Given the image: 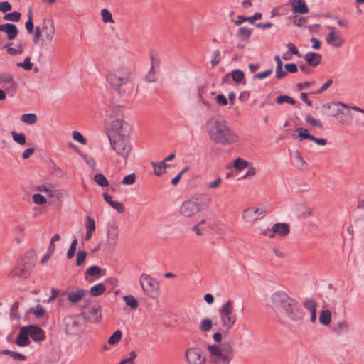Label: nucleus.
Wrapping results in <instances>:
<instances>
[{
  "instance_id": "54",
  "label": "nucleus",
  "mask_w": 364,
  "mask_h": 364,
  "mask_svg": "<svg viewBox=\"0 0 364 364\" xmlns=\"http://www.w3.org/2000/svg\"><path fill=\"white\" fill-rule=\"evenodd\" d=\"M16 65L23 68L25 70H30L32 69L33 63L31 62V58L28 56L25 58L23 62L18 63Z\"/></svg>"
},
{
  "instance_id": "47",
  "label": "nucleus",
  "mask_w": 364,
  "mask_h": 364,
  "mask_svg": "<svg viewBox=\"0 0 364 364\" xmlns=\"http://www.w3.org/2000/svg\"><path fill=\"white\" fill-rule=\"evenodd\" d=\"M212 326H213L212 321L208 318H205L201 321L200 328L202 331L208 332V331H210V329L212 328Z\"/></svg>"
},
{
  "instance_id": "23",
  "label": "nucleus",
  "mask_w": 364,
  "mask_h": 364,
  "mask_svg": "<svg viewBox=\"0 0 364 364\" xmlns=\"http://www.w3.org/2000/svg\"><path fill=\"white\" fill-rule=\"evenodd\" d=\"M0 31L6 32L7 34V38L10 41L14 40L18 33V30L16 26L9 23L1 24Z\"/></svg>"
},
{
  "instance_id": "59",
  "label": "nucleus",
  "mask_w": 364,
  "mask_h": 364,
  "mask_svg": "<svg viewBox=\"0 0 364 364\" xmlns=\"http://www.w3.org/2000/svg\"><path fill=\"white\" fill-rule=\"evenodd\" d=\"M221 182H222L221 178L218 177L213 181L208 183L206 185V188L209 189V190L215 189L221 184Z\"/></svg>"
},
{
  "instance_id": "58",
  "label": "nucleus",
  "mask_w": 364,
  "mask_h": 364,
  "mask_svg": "<svg viewBox=\"0 0 364 364\" xmlns=\"http://www.w3.org/2000/svg\"><path fill=\"white\" fill-rule=\"evenodd\" d=\"M136 181V176L134 173L129 174L124 176L122 183L125 185H132Z\"/></svg>"
},
{
  "instance_id": "25",
  "label": "nucleus",
  "mask_w": 364,
  "mask_h": 364,
  "mask_svg": "<svg viewBox=\"0 0 364 364\" xmlns=\"http://www.w3.org/2000/svg\"><path fill=\"white\" fill-rule=\"evenodd\" d=\"M16 343L19 346H26L29 345V332L27 331L26 326L22 327L18 334Z\"/></svg>"
},
{
  "instance_id": "8",
  "label": "nucleus",
  "mask_w": 364,
  "mask_h": 364,
  "mask_svg": "<svg viewBox=\"0 0 364 364\" xmlns=\"http://www.w3.org/2000/svg\"><path fill=\"white\" fill-rule=\"evenodd\" d=\"M34 265V259L25 255L18 259L9 276L25 279L29 277Z\"/></svg>"
},
{
  "instance_id": "43",
  "label": "nucleus",
  "mask_w": 364,
  "mask_h": 364,
  "mask_svg": "<svg viewBox=\"0 0 364 364\" xmlns=\"http://www.w3.org/2000/svg\"><path fill=\"white\" fill-rule=\"evenodd\" d=\"M122 337V333L120 330L116 331L108 339V343L115 345L118 343Z\"/></svg>"
},
{
  "instance_id": "36",
  "label": "nucleus",
  "mask_w": 364,
  "mask_h": 364,
  "mask_svg": "<svg viewBox=\"0 0 364 364\" xmlns=\"http://www.w3.org/2000/svg\"><path fill=\"white\" fill-rule=\"evenodd\" d=\"M123 300L132 309H136L139 306V302L132 295L124 296Z\"/></svg>"
},
{
  "instance_id": "60",
  "label": "nucleus",
  "mask_w": 364,
  "mask_h": 364,
  "mask_svg": "<svg viewBox=\"0 0 364 364\" xmlns=\"http://www.w3.org/2000/svg\"><path fill=\"white\" fill-rule=\"evenodd\" d=\"M12 9L11 4L9 1H0V11L6 13Z\"/></svg>"
},
{
  "instance_id": "61",
  "label": "nucleus",
  "mask_w": 364,
  "mask_h": 364,
  "mask_svg": "<svg viewBox=\"0 0 364 364\" xmlns=\"http://www.w3.org/2000/svg\"><path fill=\"white\" fill-rule=\"evenodd\" d=\"M11 43H6L4 46V47L7 49V53L11 55L20 54L21 50L11 48Z\"/></svg>"
},
{
  "instance_id": "26",
  "label": "nucleus",
  "mask_w": 364,
  "mask_h": 364,
  "mask_svg": "<svg viewBox=\"0 0 364 364\" xmlns=\"http://www.w3.org/2000/svg\"><path fill=\"white\" fill-rule=\"evenodd\" d=\"M321 55L314 52H309L304 55L306 62L311 67L318 66L321 63Z\"/></svg>"
},
{
  "instance_id": "24",
  "label": "nucleus",
  "mask_w": 364,
  "mask_h": 364,
  "mask_svg": "<svg viewBox=\"0 0 364 364\" xmlns=\"http://www.w3.org/2000/svg\"><path fill=\"white\" fill-rule=\"evenodd\" d=\"M104 200L114 209H115L119 213H122L125 210L124 204L121 202L114 201L112 200V197L107 193L105 192L102 194Z\"/></svg>"
},
{
  "instance_id": "14",
  "label": "nucleus",
  "mask_w": 364,
  "mask_h": 364,
  "mask_svg": "<svg viewBox=\"0 0 364 364\" xmlns=\"http://www.w3.org/2000/svg\"><path fill=\"white\" fill-rule=\"evenodd\" d=\"M327 28L330 30V33L326 37V43L335 48L341 47L345 43L343 38L336 31L335 27L328 26Z\"/></svg>"
},
{
  "instance_id": "38",
  "label": "nucleus",
  "mask_w": 364,
  "mask_h": 364,
  "mask_svg": "<svg viewBox=\"0 0 364 364\" xmlns=\"http://www.w3.org/2000/svg\"><path fill=\"white\" fill-rule=\"evenodd\" d=\"M13 140L20 145L26 144V135L23 133H18L15 131L11 132Z\"/></svg>"
},
{
  "instance_id": "56",
  "label": "nucleus",
  "mask_w": 364,
  "mask_h": 364,
  "mask_svg": "<svg viewBox=\"0 0 364 364\" xmlns=\"http://www.w3.org/2000/svg\"><path fill=\"white\" fill-rule=\"evenodd\" d=\"M32 199H33V201L36 204H38V205H43V204H46L47 202L46 198L43 195H41L40 193L34 194L32 197Z\"/></svg>"
},
{
  "instance_id": "44",
  "label": "nucleus",
  "mask_w": 364,
  "mask_h": 364,
  "mask_svg": "<svg viewBox=\"0 0 364 364\" xmlns=\"http://www.w3.org/2000/svg\"><path fill=\"white\" fill-rule=\"evenodd\" d=\"M276 102L277 104H282L283 102H287L294 105L296 104V100L289 95H284L277 97V98L276 99Z\"/></svg>"
},
{
  "instance_id": "50",
  "label": "nucleus",
  "mask_w": 364,
  "mask_h": 364,
  "mask_svg": "<svg viewBox=\"0 0 364 364\" xmlns=\"http://www.w3.org/2000/svg\"><path fill=\"white\" fill-rule=\"evenodd\" d=\"M31 311L33 312L37 318H42L46 314V309L41 305H37L35 308L31 309Z\"/></svg>"
},
{
  "instance_id": "35",
  "label": "nucleus",
  "mask_w": 364,
  "mask_h": 364,
  "mask_svg": "<svg viewBox=\"0 0 364 364\" xmlns=\"http://www.w3.org/2000/svg\"><path fill=\"white\" fill-rule=\"evenodd\" d=\"M94 181L101 187H107L109 181L102 173H97L93 177Z\"/></svg>"
},
{
  "instance_id": "3",
  "label": "nucleus",
  "mask_w": 364,
  "mask_h": 364,
  "mask_svg": "<svg viewBox=\"0 0 364 364\" xmlns=\"http://www.w3.org/2000/svg\"><path fill=\"white\" fill-rule=\"evenodd\" d=\"M210 201V198L207 195L196 194L182 203L179 208V213L184 218L193 217L205 209Z\"/></svg>"
},
{
  "instance_id": "46",
  "label": "nucleus",
  "mask_w": 364,
  "mask_h": 364,
  "mask_svg": "<svg viewBox=\"0 0 364 364\" xmlns=\"http://www.w3.org/2000/svg\"><path fill=\"white\" fill-rule=\"evenodd\" d=\"M305 120L308 124H310L312 127H319V128L323 127L321 122L319 120L313 117L311 114H307L306 116Z\"/></svg>"
},
{
  "instance_id": "16",
  "label": "nucleus",
  "mask_w": 364,
  "mask_h": 364,
  "mask_svg": "<svg viewBox=\"0 0 364 364\" xmlns=\"http://www.w3.org/2000/svg\"><path fill=\"white\" fill-rule=\"evenodd\" d=\"M9 84V86L6 88V93L13 96L17 88V84L14 80L12 74L9 73H0V85Z\"/></svg>"
},
{
  "instance_id": "45",
  "label": "nucleus",
  "mask_w": 364,
  "mask_h": 364,
  "mask_svg": "<svg viewBox=\"0 0 364 364\" xmlns=\"http://www.w3.org/2000/svg\"><path fill=\"white\" fill-rule=\"evenodd\" d=\"M232 80L237 82H241L245 79V74L240 70H234L231 73Z\"/></svg>"
},
{
  "instance_id": "34",
  "label": "nucleus",
  "mask_w": 364,
  "mask_h": 364,
  "mask_svg": "<svg viewBox=\"0 0 364 364\" xmlns=\"http://www.w3.org/2000/svg\"><path fill=\"white\" fill-rule=\"evenodd\" d=\"M349 330V325L346 321H342L333 326V331L337 334L347 332Z\"/></svg>"
},
{
  "instance_id": "53",
  "label": "nucleus",
  "mask_w": 364,
  "mask_h": 364,
  "mask_svg": "<svg viewBox=\"0 0 364 364\" xmlns=\"http://www.w3.org/2000/svg\"><path fill=\"white\" fill-rule=\"evenodd\" d=\"M77 245V239L73 240V242H71L70 246L67 252V257L68 259H72L74 257L75 251H76Z\"/></svg>"
},
{
  "instance_id": "57",
  "label": "nucleus",
  "mask_w": 364,
  "mask_h": 364,
  "mask_svg": "<svg viewBox=\"0 0 364 364\" xmlns=\"http://www.w3.org/2000/svg\"><path fill=\"white\" fill-rule=\"evenodd\" d=\"M73 139L78 141L81 144H85L87 143L86 139L83 136V135L80 132H79L77 131H74L73 132Z\"/></svg>"
},
{
  "instance_id": "7",
  "label": "nucleus",
  "mask_w": 364,
  "mask_h": 364,
  "mask_svg": "<svg viewBox=\"0 0 364 364\" xmlns=\"http://www.w3.org/2000/svg\"><path fill=\"white\" fill-rule=\"evenodd\" d=\"M218 314L223 329L228 333L235 325L237 316L234 313L233 302L230 300L223 304L218 309Z\"/></svg>"
},
{
  "instance_id": "49",
  "label": "nucleus",
  "mask_w": 364,
  "mask_h": 364,
  "mask_svg": "<svg viewBox=\"0 0 364 364\" xmlns=\"http://www.w3.org/2000/svg\"><path fill=\"white\" fill-rule=\"evenodd\" d=\"M26 28L29 33H32L33 31V13L32 10L29 9L28 12V21L25 24Z\"/></svg>"
},
{
  "instance_id": "42",
  "label": "nucleus",
  "mask_w": 364,
  "mask_h": 364,
  "mask_svg": "<svg viewBox=\"0 0 364 364\" xmlns=\"http://www.w3.org/2000/svg\"><path fill=\"white\" fill-rule=\"evenodd\" d=\"M304 307L310 312L316 311V302L314 299H306L303 302Z\"/></svg>"
},
{
  "instance_id": "22",
  "label": "nucleus",
  "mask_w": 364,
  "mask_h": 364,
  "mask_svg": "<svg viewBox=\"0 0 364 364\" xmlns=\"http://www.w3.org/2000/svg\"><path fill=\"white\" fill-rule=\"evenodd\" d=\"M289 4L291 5L294 14H304L309 11L304 0H289Z\"/></svg>"
},
{
  "instance_id": "11",
  "label": "nucleus",
  "mask_w": 364,
  "mask_h": 364,
  "mask_svg": "<svg viewBox=\"0 0 364 364\" xmlns=\"http://www.w3.org/2000/svg\"><path fill=\"white\" fill-rule=\"evenodd\" d=\"M140 284L144 291L151 298H155L158 295L159 289V282L146 274H142L140 277Z\"/></svg>"
},
{
  "instance_id": "10",
  "label": "nucleus",
  "mask_w": 364,
  "mask_h": 364,
  "mask_svg": "<svg viewBox=\"0 0 364 364\" xmlns=\"http://www.w3.org/2000/svg\"><path fill=\"white\" fill-rule=\"evenodd\" d=\"M132 132V127L127 122L122 119H115L111 123V129L108 134V138L113 136L119 138L129 137Z\"/></svg>"
},
{
  "instance_id": "4",
  "label": "nucleus",
  "mask_w": 364,
  "mask_h": 364,
  "mask_svg": "<svg viewBox=\"0 0 364 364\" xmlns=\"http://www.w3.org/2000/svg\"><path fill=\"white\" fill-rule=\"evenodd\" d=\"M322 109L324 110L326 115L334 116L339 123L350 124L352 122L353 117L350 113V109H352V107H348L343 102H331L326 103L322 106Z\"/></svg>"
},
{
  "instance_id": "19",
  "label": "nucleus",
  "mask_w": 364,
  "mask_h": 364,
  "mask_svg": "<svg viewBox=\"0 0 364 364\" xmlns=\"http://www.w3.org/2000/svg\"><path fill=\"white\" fill-rule=\"evenodd\" d=\"M86 319L95 322L99 323L102 318V308L100 304H95L91 306L87 311L85 313Z\"/></svg>"
},
{
  "instance_id": "20",
  "label": "nucleus",
  "mask_w": 364,
  "mask_h": 364,
  "mask_svg": "<svg viewBox=\"0 0 364 364\" xmlns=\"http://www.w3.org/2000/svg\"><path fill=\"white\" fill-rule=\"evenodd\" d=\"M27 331L29 332V336L36 342H41L46 338L45 332L43 329L36 325H30L26 326Z\"/></svg>"
},
{
  "instance_id": "37",
  "label": "nucleus",
  "mask_w": 364,
  "mask_h": 364,
  "mask_svg": "<svg viewBox=\"0 0 364 364\" xmlns=\"http://www.w3.org/2000/svg\"><path fill=\"white\" fill-rule=\"evenodd\" d=\"M294 156H295L296 159L298 161V168L300 171H304L305 169H306V168L308 166V164L306 162V161L302 157L300 151L296 150L294 153Z\"/></svg>"
},
{
  "instance_id": "21",
  "label": "nucleus",
  "mask_w": 364,
  "mask_h": 364,
  "mask_svg": "<svg viewBox=\"0 0 364 364\" xmlns=\"http://www.w3.org/2000/svg\"><path fill=\"white\" fill-rule=\"evenodd\" d=\"M42 32L46 41H51L55 36V26L50 19H44L42 24Z\"/></svg>"
},
{
  "instance_id": "2",
  "label": "nucleus",
  "mask_w": 364,
  "mask_h": 364,
  "mask_svg": "<svg viewBox=\"0 0 364 364\" xmlns=\"http://www.w3.org/2000/svg\"><path fill=\"white\" fill-rule=\"evenodd\" d=\"M269 306L274 311L284 314L291 321L299 322L304 318V311L298 301L285 291L273 293L270 296Z\"/></svg>"
},
{
  "instance_id": "64",
  "label": "nucleus",
  "mask_w": 364,
  "mask_h": 364,
  "mask_svg": "<svg viewBox=\"0 0 364 364\" xmlns=\"http://www.w3.org/2000/svg\"><path fill=\"white\" fill-rule=\"evenodd\" d=\"M215 100H216L217 103L222 106H226L228 103L227 98L223 94H218L216 96Z\"/></svg>"
},
{
  "instance_id": "51",
  "label": "nucleus",
  "mask_w": 364,
  "mask_h": 364,
  "mask_svg": "<svg viewBox=\"0 0 364 364\" xmlns=\"http://www.w3.org/2000/svg\"><path fill=\"white\" fill-rule=\"evenodd\" d=\"M248 162L241 158H237L234 161V166L237 170H242L248 166Z\"/></svg>"
},
{
  "instance_id": "39",
  "label": "nucleus",
  "mask_w": 364,
  "mask_h": 364,
  "mask_svg": "<svg viewBox=\"0 0 364 364\" xmlns=\"http://www.w3.org/2000/svg\"><path fill=\"white\" fill-rule=\"evenodd\" d=\"M102 269L97 266L93 265L92 267H90L87 270L85 271V279H87V276H91V277H98L101 275Z\"/></svg>"
},
{
  "instance_id": "18",
  "label": "nucleus",
  "mask_w": 364,
  "mask_h": 364,
  "mask_svg": "<svg viewBox=\"0 0 364 364\" xmlns=\"http://www.w3.org/2000/svg\"><path fill=\"white\" fill-rule=\"evenodd\" d=\"M264 211L259 208H247L243 211L242 217L244 220L250 224H253L257 219L262 218Z\"/></svg>"
},
{
  "instance_id": "52",
  "label": "nucleus",
  "mask_w": 364,
  "mask_h": 364,
  "mask_svg": "<svg viewBox=\"0 0 364 364\" xmlns=\"http://www.w3.org/2000/svg\"><path fill=\"white\" fill-rule=\"evenodd\" d=\"M87 257V253L85 251H78L77 252L76 265L77 267L81 266L85 261Z\"/></svg>"
},
{
  "instance_id": "55",
  "label": "nucleus",
  "mask_w": 364,
  "mask_h": 364,
  "mask_svg": "<svg viewBox=\"0 0 364 364\" xmlns=\"http://www.w3.org/2000/svg\"><path fill=\"white\" fill-rule=\"evenodd\" d=\"M85 227L87 230L90 231H95V220L91 216H87L86 217V223H85Z\"/></svg>"
},
{
  "instance_id": "15",
  "label": "nucleus",
  "mask_w": 364,
  "mask_h": 364,
  "mask_svg": "<svg viewBox=\"0 0 364 364\" xmlns=\"http://www.w3.org/2000/svg\"><path fill=\"white\" fill-rule=\"evenodd\" d=\"M119 231L117 227H110L107 233V242L105 244L104 251L112 252L115 247L118 238Z\"/></svg>"
},
{
  "instance_id": "29",
  "label": "nucleus",
  "mask_w": 364,
  "mask_h": 364,
  "mask_svg": "<svg viewBox=\"0 0 364 364\" xmlns=\"http://www.w3.org/2000/svg\"><path fill=\"white\" fill-rule=\"evenodd\" d=\"M0 354L9 355L16 361H19V360L25 361L27 360V357L26 355H24L21 353H17L15 351H11V350H6V349L1 350Z\"/></svg>"
},
{
  "instance_id": "31",
  "label": "nucleus",
  "mask_w": 364,
  "mask_h": 364,
  "mask_svg": "<svg viewBox=\"0 0 364 364\" xmlns=\"http://www.w3.org/2000/svg\"><path fill=\"white\" fill-rule=\"evenodd\" d=\"M151 164L154 168V174L158 176H161L168 167V165L163 161L159 163L152 161Z\"/></svg>"
},
{
  "instance_id": "30",
  "label": "nucleus",
  "mask_w": 364,
  "mask_h": 364,
  "mask_svg": "<svg viewBox=\"0 0 364 364\" xmlns=\"http://www.w3.org/2000/svg\"><path fill=\"white\" fill-rule=\"evenodd\" d=\"M319 322L323 326H328L331 321V312L330 310H323L319 314Z\"/></svg>"
},
{
  "instance_id": "13",
  "label": "nucleus",
  "mask_w": 364,
  "mask_h": 364,
  "mask_svg": "<svg viewBox=\"0 0 364 364\" xmlns=\"http://www.w3.org/2000/svg\"><path fill=\"white\" fill-rule=\"evenodd\" d=\"M289 226L288 224L284 223H275L272 230H267L263 232L264 235H268L270 238L274 237V235H278L281 237L287 235L289 233Z\"/></svg>"
},
{
  "instance_id": "33",
  "label": "nucleus",
  "mask_w": 364,
  "mask_h": 364,
  "mask_svg": "<svg viewBox=\"0 0 364 364\" xmlns=\"http://www.w3.org/2000/svg\"><path fill=\"white\" fill-rule=\"evenodd\" d=\"M106 291V287L104 284L99 283L90 288V294L93 296H98L102 295Z\"/></svg>"
},
{
  "instance_id": "63",
  "label": "nucleus",
  "mask_w": 364,
  "mask_h": 364,
  "mask_svg": "<svg viewBox=\"0 0 364 364\" xmlns=\"http://www.w3.org/2000/svg\"><path fill=\"white\" fill-rule=\"evenodd\" d=\"M220 60V53L219 50H215L213 53L211 65L213 67L217 65Z\"/></svg>"
},
{
  "instance_id": "17",
  "label": "nucleus",
  "mask_w": 364,
  "mask_h": 364,
  "mask_svg": "<svg viewBox=\"0 0 364 364\" xmlns=\"http://www.w3.org/2000/svg\"><path fill=\"white\" fill-rule=\"evenodd\" d=\"M295 132L298 133V135L296 137L297 138L299 137L300 141H302L303 139H309V140L314 141L315 143H316L317 144H318L320 146H325L327 144V140L326 139L316 138L314 135L310 134L308 132L307 129H306V128H303V127L297 128V129H296Z\"/></svg>"
},
{
  "instance_id": "27",
  "label": "nucleus",
  "mask_w": 364,
  "mask_h": 364,
  "mask_svg": "<svg viewBox=\"0 0 364 364\" xmlns=\"http://www.w3.org/2000/svg\"><path fill=\"white\" fill-rule=\"evenodd\" d=\"M86 295V291L83 289H77L75 291H70L68 294V300L72 304H77Z\"/></svg>"
},
{
  "instance_id": "1",
  "label": "nucleus",
  "mask_w": 364,
  "mask_h": 364,
  "mask_svg": "<svg viewBox=\"0 0 364 364\" xmlns=\"http://www.w3.org/2000/svg\"><path fill=\"white\" fill-rule=\"evenodd\" d=\"M207 127L210 139L216 144L230 146L240 141V136L225 119L213 117L208 121Z\"/></svg>"
},
{
  "instance_id": "12",
  "label": "nucleus",
  "mask_w": 364,
  "mask_h": 364,
  "mask_svg": "<svg viewBox=\"0 0 364 364\" xmlns=\"http://www.w3.org/2000/svg\"><path fill=\"white\" fill-rule=\"evenodd\" d=\"M188 364H205L206 353L199 348H188L185 353Z\"/></svg>"
},
{
  "instance_id": "9",
  "label": "nucleus",
  "mask_w": 364,
  "mask_h": 364,
  "mask_svg": "<svg viewBox=\"0 0 364 364\" xmlns=\"http://www.w3.org/2000/svg\"><path fill=\"white\" fill-rule=\"evenodd\" d=\"M107 80L112 88L121 94V87L129 82L130 73L124 69H114L108 72Z\"/></svg>"
},
{
  "instance_id": "48",
  "label": "nucleus",
  "mask_w": 364,
  "mask_h": 364,
  "mask_svg": "<svg viewBox=\"0 0 364 364\" xmlns=\"http://www.w3.org/2000/svg\"><path fill=\"white\" fill-rule=\"evenodd\" d=\"M101 16L104 23H114L112 14L107 9H102Z\"/></svg>"
},
{
  "instance_id": "32",
  "label": "nucleus",
  "mask_w": 364,
  "mask_h": 364,
  "mask_svg": "<svg viewBox=\"0 0 364 364\" xmlns=\"http://www.w3.org/2000/svg\"><path fill=\"white\" fill-rule=\"evenodd\" d=\"M252 30L250 28L242 26L238 29L237 37L240 41L247 40L251 34Z\"/></svg>"
},
{
  "instance_id": "28",
  "label": "nucleus",
  "mask_w": 364,
  "mask_h": 364,
  "mask_svg": "<svg viewBox=\"0 0 364 364\" xmlns=\"http://www.w3.org/2000/svg\"><path fill=\"white\" fill-rule=\"evenodd\" d=\"M274 60L277 63L276 68V77L279 80L284 78L287 75V73L282 69L283 63L279 55L274 56Z\"/></svg>"
},
{
  "instance_id": "40",
  "label": "nucleus",
  "mask_w": 364,
  "mask_h": 364,
  "mask_svg": "<svg viewBox=\"0 0 364 364\" xmlns=\"http://www.w3.org/2000/svg\"><path fill=\"white\" fill-rule=\"evenodd\" d=\"M21 120L28 124H33L37 122V116L33 113H27L21 116Z\"/></svg>"
},
{
  "instance_id": "41",
  "label": "nucleus",
  "mask_w": 364,
  "mask_h": 364,
  "mask_svg": "<svg viewBox=\"0 0 364 364\" xmlns=\"http://www.w3.org/2000/svg\"><path fill=\"white\" fill-rule=\"evenodd\" d=\"M21 14L18 11H13L11 13L5 14L4 19L12 22H18L20 21Z\"/></svg>"
},
{
  "instance_id": "5",
  "label": "nucleus",
  "mask_w": 364,
  "mask_h": 364,
  "mask_svg": "<svg viewBox=\"0 0 364 364\" xmlns=\"http://www.w3.org/2000/svg\"><path fill=\"white\" fill-rule=\"evenodd\" d=\"M207 349L210 353L211 364H230L232 358V349L230 343H224L223 347L209 345Z\"/></svg>"
},
{
  "instance_id": "6",
  "label": "nucleus",
  "mask_w": 364,
  "mask_h": 364,
  "mask_svg": "<svg viewBox=\"0 0 364 364\" xmlns=\"http://www.w3.org/2000/svg\"><path fill=\"white\" fill-rule=\"evenodd\" d=\"M109 141L112 149L126 164L133 149L129 137L119 138V136H113L112 139H109Z\"/></svg>"
},
{
  "instance_id": "62",
  "label": "nucleus",
  "mask_w": 364,
  "mask_h": 364,
  "mask_svg": "<svg viewBox=\"0 0 364 364\" xmlns=\"http://www.w3.org/2000/svg\"><path fill=\"white\" fill-rule=\"evenodd\" d=\"M287 47L289 49V52H290L292 55H295L298 57H301V53L298 50L295 45L292 43H288Z\"/></svg>"
}]
</instances>
